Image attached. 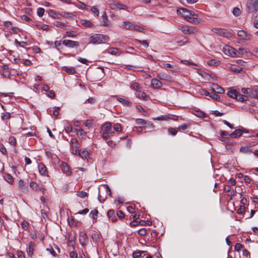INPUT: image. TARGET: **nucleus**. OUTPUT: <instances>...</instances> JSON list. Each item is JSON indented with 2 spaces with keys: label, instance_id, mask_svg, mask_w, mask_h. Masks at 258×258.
I'll return each instance as SVG.
<instances>
[{
  "label": "nucleus",
  "instance_id": "42",
  "mask_svg": "<svg viewBox=\"0 0 258 258\" xmlns=\"http://www.w3.org/2000/svg\"><path fill=\"white\" fill-rule=\"evenodd\" d=\"M232 14L236 17L239 16L241 15V12L239 8L235 7L233 9Z\"/></svg>",
  "mask_w": 258,
  "mask_h": 258
},
{
  "label": "nucleus",
  "instance_id": "14",
  "mask_svg": "<svg viewBox=\"0 0 258 258\" xmlns=\"http://www.w3.org/2000/svg\"><path fill=\"white\" fill-rule=\"evenodd\" d=\"M211 89L213 92L221 94L224 92V89L217 84H213L211 87Z\"/></svg>",
  "mask_w": 258,
  "mask_h": 258
},
{
  "label": "nucleus",
  "instance_id": "44",
  "mask_svg": "<svg viewBox=\"0 0 258 258\" xmlns=\"http://www.w3.org/2000/svg\"><path fill=\"white\" fill-rule=\"evenodd\" d=\"M98 214V211L97 209H95L94 210L91 211L89 215L90 217H91L93 219H96Z\"/></svg>",
  "mask_w": 258,
  "mask_h": 258
},
{
  "label": "nucleus",
  "instance_id": "18",
  "mask_svg": "<svg viewBox=\"0 0 258 258\" xmlns=\"http://www.w3.org/2000/svg\"><path fill=\"white\" fill-rule=\"evenodd\" d=\"M56 16L57 18H60L61 17L67 18H72L74 17V15L69 12H63L60 13H57Z\"/></svg>",
  "mask_w": 258,
  "mask_h": 258
},
{
  "label": "nucleus",
  "instance_id": "13",
  "mask_svg": "<svg viewBox=\"0 0 258 258\" xmlns=\"http://www.w3.org/2000/svg\"><path fill=\"white\" fill-rule=\"evenodd\" d=\"M180 29L181 31L185 34H193L196 31V29L189 27L187 26H182Z\"/></svg>",
  "mask_w": 258,
  "mask_h": 258
},
{
  "label": "nucleus",
  "instance_id": "19",
  "mask_svg": "<svg viewBox=\"0 0 258 258\" xmlns=\"http://www.w3.org/2000/svg\"><path fill=\"white\" fill-rule=\"evenodd\" d=\"M107 217L108 219H110L113 222H115L117 221V219L114 215V210L113 209L109 210L107 212Z\"/></svg>",
  "mask_w": 258,
  "mask_h": 258
},
{
  "label": "nucleus",
  "instance_id": "1",
  "mask_svg": "<svg viewBox=\"0 0 258 258\" xmlns=\"http://www.w3.org/2000/svg\"><path fill=\"white\" fill-rule=\"evenodd\" d=\"M247 11L252 14V21L253 26L258 28V20L256 19L257 15L256 12L258 10V0H248L246 4Z\"/></svg>",
  "mask_w": 258,
  "mask_h": 258
},
{
  "label": "nucleus",
  "instance_id": "57",
  "mask_svg": "<svg viewBox=\"0 0 258 258\" xmlns=\"http://www.w3.org/2000/svg\"><path fill=\"white\" fill-rule=\"evenodd\" d=\"M246 52L245 49L242 47H239L238 48V50H237V55H240L244 54Z\"/></svg>",
  "mask_w": 258,
  "mask_h": 258
},
{
  "label": "nucleus",
  "instance_id": "54",
  "mask_svg": "<svg viewBox=\"0 0 258 258\" xmlns=\"http://www.w3.org/2000/svg\"><path fill=\"white\" fill-rule=\"evenodd\" d=\"M77 196L80 198H83L87 197L88 196V194L86 192L84 191H80L77 194Z\"/></svg>",
  "mask_w": 258,
  "mask_h": 258
},
{
  "label": "nucleus",
  "instance_id": "38",
  "mask_svg": "<svg viewBox=\"0 0 258 258\" xmlns=\"http://www.w3.org/2000/svg\"><path fill=\"white\" fill-rule=\"evenodd\" d=\"M113 128L117 133H121L122 132V127L120 123H114L113 125Z\"/></svg>",
  "mask_w": 258,
  "mask_h": 258
},
{
  "label": "nucleus",
  "instance_id": "49",
  "mask_svg": "<svg viewBox=\"0 0 258 258\" xmlns=\"http://www.w3.org/2000/svg\"><path fill=\"white\" fill-rule=\"evenodd\" d=\"M210 97L216 100H220V96L214 92L211 93Z\"/></svg>",
  "mask_w": 258,
  "mask_h": 258
},
{
  "label": "nucleus",
  "instance_id": "7",
  "mask_svg": "<svg viewBox=\"0 0 258 258\" xmlns=\"http://www.w3.org/2000/svg\"><path fill=\"white\" fill-rule=\"evenodd\" d=\"M62 43L64 46L70 48L78 47L79 46V43L78 41L71 40H64Z\"/></svg>",
  "mask_w": 258,
  "mask_h": 258
},
{
  "label": "nucleus",
  "instance_id": "37",
  "mask_svg": "<svg viewBox=\"0 0 258 258\" xmlns=\"http://www.w3.org/2000/svg\"><path fill=\"white\" fill-rule=\"evenodd\" d=\"M54 25L57 27L61 28L64 30H66L67 28V26L65 24L58 21L55 22L54 23Z\"/></svg>",
  "mask_w": 258,
  "mask_h": 258
},
{
  "label": "nucleus",
  "instance_id": "33",
  "mask_svg": "<svg viewBox=\"0 0 258 258\" xmlns=\"http://www.w3.org/2000/svg\"><path fill=\"white\" fill-rule=\"evenodd\" d=\"M3 69L4 70L3 75L5 77H9L10 75V71L8 66L7 64H4L3 66Z\"/></svg>",
  "mask_w": 258,
  "mask_h": 258
},
{
  "label": "nucleus",
  "instance_id": "32",
  "mask_svg": "<svg viewBox=\"0 0 258 258\" xmlns=\"http://www.w3.org/2000/svg\"><path fill=\"white\" fill-rule=\"evenodd\" d=\"M71 148H79L80 144L76 139H72L71 141Z\"/></svg>",
  "mask_w": 258,
  "mask_h": 258
},
{
  "label": "nucleus",
  "instance_id": "62",
  "mask_svg": "<svg viewBox=\"0 0 258 258\" xmlns=\"http://www.w3.org/2000/svg\"><path fill=\"white\" fill-rule=\"evenodd\" d=\"M197 113L195 114L196 116L200 117H205L206 116V113L202 111H196Z\"/></svg>",
  "mask_w": 258,
  "mask_h": 258
},
{
  "label": "nucleus",
  "instance_id": "10",
  "mask_svg": "<svg viewBox=\"0 0 258 258\" xmlns=\"http://www.w3.org/2000/svg\"><path fill=\"white\" fill-rule=\"evenodd\" d=\"M110 8L112 10H126L127 7L126 5L120 4L119 3H113L110 4Z\"/></svg>",
  "mask_w": 258,
  "mask_h": 258
},
{
  "label": "nucleus",
  "instance_id": "8",
  "mask_svg": "<svg viewBox=\"0 0 258 258\" xmlns=\"http://www.w3.org/2000/svg\"><path fill=\"white\" fill-rule=\"evenodd\" d=\"M243 132H245L246 130L242 127L239 128L237 130H235L233 133L229 135V136L233 138H237L241 136Z\"/></svg>",
  "mask_w": 258,
  "mask_h": 258
},
{
  "label": "nucleus",
  "instance_id": "60",
  "mask_svg": "<svg viewBox=\"0 0 258 258\" xmlns=\"http://www.w3.org/2000/svg\"><path fill=\"white\" fill-rule=\"evenodd\" d=\"M242 247L243 245L239 243H237L235 245L234 249L236 251H239L241 250Z\"/></svg>",
  "mask_w": 258,
  "mask_h": 258
},
{
  "label": "nucleus",
  "instance_id": "39",
  "mask_svg": "<svg viewBox=\"0 0 258 258\" xmlns=\"http://www.w3.org/2000/svg\"><path fill=\"white\" fill-rule=\"evenodd\" d=\"M153 119L157 120H169V117L168 115H163L157 117L153 118Z\"/></svg>",
  "mask_w": 258,
  "mask_h": 258
},
{
  "label": "nucleus",
  "instance_id": "29",
  "mask_svg": "<svg viewBox=\"0 0 258 258\" xmlns=\"http://www.w3.org/2000/svg\"><path fill=\"white\" fill-rule=\"evenodd\" d=\"M34 246V245L32 242H30L29 244L28 247L27 248V252L29 256H32L33 254Z\"/></svg>",
  "mask_w": 258,
  "mask_h": 258
},
{
  "label": "nucleus",
  "instance_id": "56",
  "mask_svg": "<svg viewBox=\"0 0 258 258\" xmlns=\"http://www.w3.org/2000/svg\"><path fill=\"white\" fill-rule=\"evenodd\" d=\"M137 96L139 98H142L143 99H146V98L148 97L146 94L144 92H139L137 94Z\"/></svg>",
  "mask_w": 258,
  "mask_h": 258
},
{
  "label": "nucleus",
  "instance_id": "2",
  "mask_svg": "<svg viewBox=\"0 0 258 258\" xmlns=\"http://www.w3.org/2000/svg\"><path fill=\"white\" fill-rule=\"evenodd\" d=\"M177 13L184 17L188 22L194 24H198L201 22V20L197 17H189L190 11L185 8H180L177 10Z\"/></svg>",
  "mask_w": 258,
  "mask_h": 258
},
{
  "label": "nucleus",
  "instance_id": "40",
  "mask_svg": "<svg viewBox=\"0 0 258 258\" xmlns=\"http://www.w3.org/2000/svg\"><path fill=\"white\" fill-rule=\"evenodd\" d=\"M157 78L161 80H167L169 76L164 73H159L157 76Z\"/></svg>",
  "mask_w": 258,
  "mask_h": 258
},
{
  "label": "nucleus",
  "instance_id": "61",
  "mask_svg": "<svg viewBox=\"0 0 258 258\" xmlns=\"http://www.w3.org/2000/svg\"><path fill=\"white\" fill-rule=\"evenodd\" d=\"M66 35L70 37L74 38L76 37V35L74 31H67L66 32Z\"/></svg>",
  "mask_w": 258,
  "mask_h": 258
},
{
  "label": "nucleus",
  "instance_id": "30",
  "mask_svg": "<svg viewBox=\"0 0 258 258\" xmlns=\"http://www.w3.org/2000/svg\"><path fill=\"white\" fill-rule=\"evenodd\" d=\"M191 124L189 122H187L181 124L178 127V131L180 132H183L190 126Z\"/></svg>",
  "mask_w": 258,
  "mask_h": 258
},
{
  "label": "nucleus",
  "instance_id": "24",
  "mask_svg": "<svg viewBox=\"0 0 258 258\" xmlns=\"http://www.w3.org/2000/svg\"><path fill=\"white\" fill-rule=\"evenodd\" d=\"M117 100L125 106L130 107L132 105V103L125 98L117 97Z\"/></svg>",
  "mask_w": 258,
  "mask_h": 258
},
{
  "label": "nucleus",
  "instance_id": "26",
  "mask_svg": "<svg viewBox=\"0 0 258 258\" xmlns=\"http://www.w3.org/2000/svg\"><path fill=\"white\" fill-rule=\"evenodd\" d=\"M123 26L127 30H132L136 28V26L133 23L128 21L123 22Z\"/></svg>",
  "mask_w": 258,
  "mask_h": 258
},
{
  "label": "nucleus",
  "instance_id": "5",
  "mask_svg": "<svg viewBox=\"0 0 258 258\" xmlns=\"http://www.w3.org/2000/svg\"><path fill=\"white\" fill-rule=\"evenodd\" d=\"M223 52L228 56L234 57L237 56V50L229 45H225L223 48Z\"/></svg>",
  "mask_w": 258,
  "mask_h": 258
},
{
  "label": "nucleus",
  "instance_id": "6",
  "mask_svg": "<svg viewBox=\"0 0 258 258\" xmlns=\"http://www.w3.org/2000/svg\"><path fill=\"white\" fill-rule=\"evenodd\" d=\"M212 31L215 33L219 34L220 36H222L226 37H229L231 36V33L227 31L226 29L221 28H213Z\"/></svg>",
  "mask_w": 258,
  "mask_h": 258
},
{
  "label": "nucleus",
  "instance_id": "64",
  "mask_svg": "<svg viewBox=\"0 0 258 258\" xmlns=\"http://www.w3.org/2000/svg\"><path fill=\"white\" fill-rule=\"evenodd\" d=\"M10 117H11V115H10V113L6 112L2 115V118L3 119H8L10 118Z\"/></svg>",
  "mask_w": 258,
  "mask_h": 258
},
{
  "label": "nucleus",
  "instance_id": "22",
  "mask_svg": "<svg viewBox=\"0 0 258 258\" xmlns=\"http://www.w3.org/2000/svg\"><path fill=\"white\" fill-rule=\"evenodd\" d=\"M19 187L23 192H27L28 191V185L25 183L24 181L20 179L18 182Z\"/></svg>",
  "mask_w": 258,
  "mask_h": 258
},
{
  "label": "nucleus",
  "instance_id": "21",
  "mask_svg": "<svg viewBox=\"0 0 258 258\" xmlns=\"http://www.w3.org/2000/svg\"><path fill=\"white\" fill-rule=\"evenodd\" d=\"M238 92L235 89H233L232 88L230 89L229 91H228L227 94V95L234 99L237 98L238 97Z\"/></svg>",
  "mask_w": 258,
  "mask_h": 258
},
{
  "label": "nucleus",
  "instance_id": "35",
  "mask_svg": "<svg viewBox=\"0 0 258 258\" xmlns=\"http://www.w3.org/2000/svg\"><path fill=\"white\" fill-rule=\"evenodd\" d=\"M63 70L70 75H74L76 73L75 69L72 67L68 68L67 67H64L63 68Z\"/></svg>",
  "mask_w": 258,
  "mask_h": 258
},
{
  "label": "nucleus",
  "instance_id": "58",
  "mask_svg": "<svg viewBox=\"0 0 258 258\" xmlns=\"http://www.w3.org/2000/svg\"><path fill=\"white\" fill-rule=\"evenodd\" d=\"M147 234V229L145 228H142L138 231V234L140 236H144Z\"/></svg>",
  "mask_w": 258,
  "mask_h": 258
},
{
  "label": "nucleus",
  "instance_id": "27",
  "mask_svg": "<svg viewBox=\"0 0 258 258\" xmlns=\"http://www.w3.org/2000/svg\"><path fill=\"white\" fill-rule=\"evenodd\" d=\"M79 156L84 159H87L89 157V154L88 151L85 149H81Z\"/></svg>",
  "mask_w": 258,
  "mask_h": 258
},
{
  "label": "nucleus",
  "instance_id": "9",
  "mask_svg": "<svg viewBox=\"0 0 258 258\" xmlns=\"http://www.w3.org/2000/svg\"><path fill=\"white\" fill-rule=\"evenodd\" d=\"M61 169L63 173L66 174L67 176H70L72 173L69 166L66 162H62L61 164Z\"/></svg>",
  "mask_w": 258,
  "mask_h": 258
},
{
  "label": "nucleus",
  "instance_id": "28",
  "mask_svg": "<svg viewBox=\"0 0 258 258\" xmlns=\"http://www.w3.org/2000/svg\"><path fill=\"white\" fill-rule=\"evenodd\" d=\"M4 179L9 183H12L14 181V178L13 176L7 173H4L3 174Z\"/></svg>",
  "mask_w": 258,
  "mask_h": 258
},
{
  "label": "nucleus",
  "instance_id": "17",
  "mask_svg": "<svg viewBox=\"0 0 258 258\" xmlns=\"http://www.w3.org/2000/svg\"><path fill=\"white\" fill-rule=\"evenodd\" d=\"M107 52L111 55L119 56L121 53V51L117 48L111 47L107 50Z\"/></svg>",
  "mask_w": 258,
  "mask_h": 258
},
{
  "label": "nucleus",
  "instance_id": "41",
  "mask_svg": "<svg viewBox=\"0 0 258 258\" xmlns=\"http://www.w3.org/2000/svg\"><path fill=\"white\" fill-rule=\"evenodd\" d=\"M168 133L171 135L175 136L177 133L178 130H177L176 128L170 127L168 128Z\"/></svg>",
  "mask_w": 258,
  "mask_h": 258
},
{
  "label": "nucleus",
  "instance_id": "11",
  "mask_svg": "<svg viewBox=\"0 0 258 258\" xmlns=\"http://www.w3.org/2000/svg\"><path fill=\"white\" fill-rule=\"evenodd\" d=\"M79 241L82 246H85L88 243V237L85 232H81L79 234Z\"/></svg>",
  "mask_w": 258,
  "mask_h": 258
},
{
  "label": "nucleus",
  "instance_id": "55",
  "mask_svg": "<svg viewBox=\"0 0 258 258\" xmlns=\"http://www.w3.org/2000/svg\"><path fill=\"white\" fill-rule=\"evenodd\" d=\"M0 151L4 155L7 154V150H6L5 147L4 146V145L2 143H0Z\"/></svg>",
  "mask_w": 258,
  "mask_h": 258
},
{
  "label": "nucleus",
  "instance_id": "59",
  "mask_svg": "<svg viewBox=\"0 0 258 258\" xmlns=\"http://www.w3.org/2000/svg\"><path fill=\"white\" fill-rule=\"evenodd\" d=\"M103 187L105 189L106 194L110 196H111V191L110 188L108 186V185H107V184H105V185H103Z\"/></svg>",
  "mask_w": 258,
  "mask_h": 258
},
{
  "label": "nucleus",
  "instance_id": "34",
  "mask_svg": "<svg viewBox=\"0 0 258 258\" xmlns=\"http://www.w3.org/2000/svg\"><path fill=\"white\" fill-rule=\"evenodd\" d=\"M102 25L104 26H107L109 25L108 24V20L107 16L105 12H104L103 14L102 15Z\"/></svg>",
  "mask_w": 258,
  "mask_h": 258
},
{
  "label": "nucleus",
  "instance_id": "52",
  "mask_svg": "<svg viewBox=\"0 0 258 258\" xmlns=\"http://www.w3.org/2000/svg\"><path fill=\"white\" fill-rule=\"evenodd\" d=\"M207 63L209 66H217L219 63V62L216 61L215 59H210L209 61H208Z\"/></svg>",
  "mask_w": 258,
  "mask_h": 258
},
{
  "label": "nucleus",
  "instance_id": "25",
  "mask_svg": "<svg viewBox=\"0 0 258 258\" xmlns=\"http://www.w3.org/2000/svg\"><path fill=\"white\" fill-rule=\"evenodd\" d=\"M249 96L251 98H257L258 97V92L257 87L249 89Z\"/></svg>",
  "mask_w": 258,
  "mask_h": 258
},
{
  "label": "nucleus",
  "instance_id": "4",
  "mask_svg": "<svg viewBox=\"0 0 258 258\" xmlns=\"http://www.w3.org/2000/svg\"><path fill=\"white\" fill-rule=\"evenodd\" d=\"M109 37L107 35L96 34L90 37V42L93 44H101L108 41Z\"/></svg>",
  "mask_w": 258,
  "mask_h": 258
},
{
  "label": "nucleus",
  "instance_id": "31",
  "mask_svg": "<svg viewBox=\"0 0 258 258\" xmlns=\"http://www.w3.org/2000/svg\"><path fill=\"white\" fill-rule=\"evenodd\" d=\"M81 24L82 26L86 27L91 28L94 26L93 24L91 22L86 20H82L81 21Z\"/></svg>",
  "mask_w": 258,
  "mask_h": 258
},
{
  "label": "nucleus",
  "instance_id": "3",
  "mask_svg": "<svg viewBox=\"0 0 258 258\" xmlns=\"http://www.w3.org/2000/svg\"><path fill=\"white\" fill-rule=\"evenodd\" d=\"M112 124L110 122H105L102 126V137L104 140H107L110 137L112 136L114 132L111 129Z\"/></svg>",
  "mask_w": 258,
  "mask_h": 258
},
{
  "label": "nucleus",
  "instance_id": "53",
  "mask_svg": "<svg viewBox=\"0 0 258 258\" xmlns=\"http://www.w3.org/2000/svg\"><path fill=\"white\" fill-rule=\"evenodd\" d=\"M9 143L13 146H16L17 141L16 139L14 137H10L9 140Z\"/></svg>",
  "mask_w": 258,
  "mask_h": 258
},
{
  "label": "nucleus",
  "instance_id": "50",
  "mask_svg": "<svg viewBox=\"0 0 258 258\" xmlns=\"http://www.w3.org/2000/svg\"><path fill=\"white\" fill-rule=\"evenodd\" d=\"M143 252H144L143 251H141V250L135 251L133 253V254H132L133 257L134 258H137V257L140 256L141 255L142 253Z\"/></svg>",
  "mask_w": 258,
  "mask_h": 258
},
{
  "label": "nucleus",
  "instance_id": "51",
  "mask_svg": "<svg viewBox=\"0 0 258 258\" xmlns=\"http://www.w3.org/2000/svg\"><path fill=\"white\" fill-rule=\"evenodd\" d=\"M44 12H45L44 9H43L42 8H39L37 9V14L38 16H39V17H42L44 15Z\"/></svg>",
  "mask_w": 258,
  "mask_h": 258
},
{
  "label": "nucleus",
  "instance_id": "46",
  "mask_svg": "<svg viewBox=\"0 0 258 258\" xmlns=\"http://www.w3.org/2000/svg\"><path fill=\"white\" fill-rule=\"evenodd\" d=\"M236 99H237L239 101L243 102L244 101L246 100L247 99V97L244 95L240 94L238 93V97L237 98H236Z\"/></svg>",
  "mask_w": 258,
  "mask_h": 258
},
{
  "label": "nucleus",
  "instance_id": "47",
  "mask_svg": "<svg viewBox=\"0 0 258 258\" xmlns=\"http://www.w3.org/2000/svg\"><path fill=\"white\" fill-rule=\"evenodd\" d=\"M146 121L147 120H145L142 118H137L136 119V123L137 124L142 125H143V126H144L146 123Z\"/></svg>",
  "mask_w": 258,
  "mask_h": 258
},
{
  "label": "nucleus",
  "instance_id": "12",
  "mask_svg": "<svg viewBox=\"0 0 258 258\" xmlns=\"http://www.w3.org/2000/svg\"><path fill=\"white\" fill-rule=\"evenodd\" d=\"M237 35L245 40H250L251 39V35L247 34L244 30H240L237 32Z\"/></svg>",
  "mask_w": 258,
  "mask_h": 258
},
{
  "label": "nucleus",
  "instance_id": "43",
  "mask_svg": "<svg viewBox=\"0 0 258 258\" xmlns=\"http://www.w3.org/2000/svg\"><path fill=\"white\" fill-rule=\"evenodd\" d=\"M86 132L83 129H80L77 133V135L79 137L81 138L82 139L86 137Z\"/></svg>",
  "mask_w": 258,
  "mask_h": 258
},
{
  "label": "nucleus",
  "instance_id": "48",
  "mask_svg": "<svg viewBox=\"0 0 258 258\" xmlns=\"http://www.w3.org/2000/svg\"><path fill=\"white\" fill-rule=\"evenodd\" d=\"M15 44H18L19 46L22 47H25V46H27L28 45V43L26 42H24V41L19 42L17 39L15 40Z\"/></svg>",
  "mask_w": 258,
  "mask_h": 258
},
{
  "label": "nucleus",
  "instance_id": "23",
  "mask_svg": "<svg viewBox=\"0 0 258 258\" xmlns=\"http://www.w3.org/2000/svg\"><path fill=\"white\" fill-rule=\"evenodd\" d=\"M30 186L31 188H32L33 189L36 190V191H38V190H41L42 191H44V188L42 187H40L38 184L35 182H31L30 183Z\"/></svg>",
  "mask_w": 258,
  "mask_h": 258
},
{
  "label": "nucleus",
  "instance_id": "36",
  "mask_svg": "<svg viewBox=\"0 0 258 258\" xmlns=\"http://www.w3.org/2000/svg\"><path fill=\"white\" fill-rule=\"evenodd\" d=\"M154 127V125L153 123L149 121H146L145 124L143 126L144 129L148 128L150 130L149 131H151Z\"/></svg>",
  "mask_w": 258,
  "mask_h": 258
},
{
  "label": "nucleus",
  "instance_id": "20",
  "mask_svg": "<svg viewBox=\"0 0 258 258\" xmlns=\"http://www.w3.org/2000/svg\"><path fill=\"white\" fill-rule=\"evenodd\" d=\"M151 85L153 88L158 89L161 87L162 83L159 80L154 78L151 80Z\"/></svg>",
  "mask_w": 258,
  "mask_h": 258
},
{
  "label": "nucleus",
  "instance_id": "16",
  "mask_svg": "<svg viewBox=\"0 0 258 258\" xmlns=\"http://www.w3.org/2000/svg\"><path fill=\"white\" fill-rule=\"evenodd\" d=\"M38 170L39 173L42 175H46L48 174L47 168L43 163H40L38 164Z\"/></svg>",
  "mask_w": 258,
  "mask_h": 258
},
{
  "label": "nucleus",
  "instance_id": "45",
  "mask_svg": "<svg viewBox=\"0 0 258 258\" xmlns=\"http://www.w3.org/2000/svg\"><path fill=\"white\" fill-rule=\"evenodd\" d=\"M74 5H76L78 8L81 9L86 10L87 9V6L81 2H79L78 4H74Z\"/></svg>",
  "mask_w": 258,
  "mask_h": 258
},
{
  "label": "nucleus",
  "instance_id": "15",
  "mask_svg": "<svg viewBox=\"0 0 258 258\" xmlns=\"http://www.w3.org/2000/svg\"><path fill=\"white\" fill-rule=\"evenodd\" d=\"M240 152L243 153H253L256 156H258V150H255L253 151L252 149L249 147H242L240 149Z\"/></svg>",
  "mask_w": 258,
  "mask_h": 258
},
{
  "label": "nucleus",
  "instance_id": "63",
  "mask_svg": "<svg viewBox=\"0 0 258 258\" xmlns=\"http://www.w3.org/2000/svg\"><path fill=\"white\" fill-rule=\"evenodd\" d=\"M131 88L134 90H137L140 88V86L138 83L135 82L131 85Z\"/></svg>",
  "mask_w": 258,
  "mask_h": 258
}]
</instances>
